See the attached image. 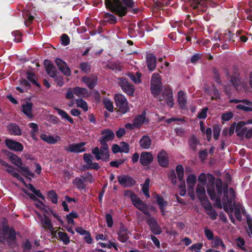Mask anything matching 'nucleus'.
Segmentation results:
<instances>
[{"label": "nucleus", "instance_id": "f257e3e1", "mask_svg": "<svg viewBox=\"0 0 252 252\" xmlns=\"http://www.w3.org/2000/svg\"><path fill=\"white\" fill-rule=\"evenodd\" d=\"M101 135L102 136L98 140L101 145L100 148L95 147L92 149V153L96 160L101 159L107 162L110 160L109 149L107 142L114 139L115 133L110 129L105 128L101 131Z\"/></svg>", "mask_w": 252, "mask_h": 252}, {"label": "nucleus", "instance_id": "f03ea898", "mask_svg": "<svg viewBox=\"0 0 252 252\" xmlns=\"http://www.w3.org/2000/svg\"><path fill=\"white\" fill-rule=\"evenodd\" d=\"M107 9L119 17L125 16L127 13V9L122 3L120 0H105Z\"/></svg>", "mask_w": 252, "mask_h": 252}, {"label": "nucleus", "instance_id": "7ed1b4c3", "mask_svg": "<svg viewBox=\"0 0 252 252\" xmlns=\"http://www.w3.org/2000/svg\"><path fill=\"white\" fill-rule=\"evenodd\" d=\"M8 156L9 160L21 170L24 176L34 177V173L30 171L29 168L26 165H23L22 160L20 157L11 152H9Z\"/></svg>", "mask_w": 252, "mask_h": 252}, {"label": "nucleus", "instance_id": "20e7f679", "mask_svg": "<svg viewBox=\"0 0 252 252\" xmlns=\"http://www.w3.org/2000/svg\"><path fill=\"white\" fill-rule=\"evenodd\" d=\"M114 99L119 112L125 114L129 111L128 103L124 95L117 94L115 95Z\"/></svg>", "mask_w": 252, "mask_h": 252}, {"label": "nucleus", "instance_id": "39448f33", "mask_svg": "<svg viewBox=\"0 0 252 252\" xmlns=\"http://www.w3.org/2000/svg\"><path fill=\"white\" fill-rule=\"evenodd\" d=\"M124 195L126 196H129L131 199L133 205L139 210H143V206L145 204L143 203V201L140 199L134 192L130 190H126L124 192Z\"/></svg>", "mask_w": 252, "mask_h": 252}, {"label": "nucleus", "instance_id": "423d86ee", "mask_svg": "<svg viewBox=\"0 0 252 252\" xmlns=\"http://www.w3.org/2000/svg\"><path fill=\"white\" fill-rule=\"evenodd\" d=\"M117 179L119 184L125 188L132 187L136 183L135 180L128 175L118 176Z\"/></svg>", "mask_w": 252, "mask_h": 252}, {"label": "nucleus", "instance_id": "0eeeda50", "mask_svg": "<svg viewBox=\"0 0 252 252\" xmlns=\"http://www.w3.org/2000/svg\"><path fill=\"white\" fill-rule=\"evenodd\" d=\"M119 85L122 90L127 94L130 96H133L134 92V86L131 83H129L127 79L126 78H121Z\"/></svg>", "mask_w": 252, "mask_h": 252}, {"label": "nucleus", "instance_id": "6e6552de", "mask_svg": "<svg viewBox=\"0 0 252 252\" xmlns=\"http://www.w3.org/2000/svg\"><path fill=\"white\" fill-rule=\"evenodd\" d=\"M163 99L166 100V102L168 106L171 108L173 107L174 103L173 102L172 91L168 86L165 87L162 96L159 98L160 101H162Z\"/></svg>", "mask_w": 252, "mask_h": 252}, {"label": "nucleus", "instance_id": "1a4fd4ad", "mask_svg": "<svg viewBox=\"0 0 252 252\" xmlns=\"http://www.w3.org/2000/svg\"><path fill=\"white\" fill-rule=\"evenodd\" d=\"M3 239H9L11 241H15L16 239V231L14 228H10L9 225L3 226L2 227Z\"/></svg>", "mask_w": 252, "mask_h": 252}, {"label": "nucleus", "instance_id": "9d476101", "mask_svg": "<svg viewBox=\"0 0 252 252\" xmlns=\"http://www.w3.org/2000/svg\"><path fill=\"white\" fill-rule=\"evenodd\" d=\"M86 144V143L85 142L72 143L69 145L68 147L65 148V150L68 152L74 153L84 152L86 151V148L84 147Z\"/></svg>", "mask_w": 252, "mask_h": 252}, {"label": "nucleus", "instance_id": "9b49d317", "mask_svg": "<svg viewBox=\"0 0 252 252\" xmlns=\"http://www.w3.org/2000/svg\"><path fill=\"white\" fill-rule=\"evenodd\" d=\"M130 233L128 229L123 223L120 224L119 230L117 232L118 239L122 243L126 242L129 239Z\"/></svg>", "mask_w": 252, "mask_h": 252}, {"label": "nucleus", "instance_id": "f8f14e48", "mask_svg": "<svg viewBox=\"0 0 252 252\" xmlns=\"http://www.w3.org/2000/svg\"><path fill=\"white\" fill-rule=\"evenodd\" d=\"M0 164L3 166L7 167L6 172L10 174L13 177L16 178L18 180L23 183H25L24 179L17 172L14 171V167L7 163L5 161L0 158Z\"/></svg>", "mask_w": 252, "mask_h": 252}, {"label": "nucleus", "instance_id": "ddd939ff", "mask_svg": "<svg viewBox=\"0 0 252 252\" xmlns=\"http://www.w3.org/2000/svg\"><path fill=\"white\" fill-rule=\"evenodd\" d=\"M5 144L9 149L12 151L21 152L24 149V146L21 143L11 139H6Z\"/></svg>", "mask_w": 252, "mask_h": 252}, {"label": "nucleus", "instance_id": "4468645a", "mask_svg": "<svg viewBox=\"0 0 252 252\" xmlns=\"http://www.w3.org/2000/svg\"><path fill=\"white\" fill-rule=\"evenodd\" d=\"M146 222L150 226L153 233L155 235H159L161 233V231L160 226L154 217L148 218L146 220Z\"/></svg>", "mask_w": 252, "mask_h": 252}, {"label": "nucleus", "instance_id": "2eb2a0df", "mask_svg": "<svg viewBox=\"0 0 252 252\" xmlns=\"http://www.w3.org/2000/svg\"><path fill=\"white\" fill-rule=\"evenodd\" d=\"M43 64L47 73L51 77L55 78L57 74V70L53 63L50 60H45Z\"/></svg>", "mask_w": 252, "mask_h": 252}, {"label": "nucleus", "instance_id": "dca6fc26", "mask_svg": "<svg viewBox=\"0 0 252 252\" xmlns=\"http://www.w3.org/2000/svg\"><path fill=\"white\" fill-rule=\"evenodd\" d=\"M55 62L63 73L66 76H70L71 70L65 62L60 58H57Z\"/></svg>", "mask_w": 252, "mask_h": 252}, {"label": "nucleus", "instance_id": "f3484780", "mask_svg": "<svg viewBox=\"0 0 252 252\" xmlns=\"http://www.w3.org/2000/svg\"><path fill=\"white\" fill-rule=\"evenodd\" d=\"M146 63L149 71H153L157 66V59L156 57L152 53L148 54L146 55Z\"/></svg>", "mask_w": 252, "mask_h": 252}, {"label": "nucleus", "instance_id": "a211bd4d", "mask_svg": "<svg viewBox=\"0 0 252 252\" xmlns=\"http://www.w3.org/2000/svg\"><path fill=\"white\" fill-rule=\"evenodd\" d=\"M207 193L210 199L212 201H215V205L219 209H221L222 206L220 198V195H217L215 190L214 189H207Z\"/></svg>", "mask_w": 252, "mask_h": 252}, {"label": "nucleus", "instance_id": "6ab92c4d", "mask_svg": "<svg viewBox=\"0 0 252 252\" xmlns=\"http://www.w3.org/2000/svg\"><path fill=\"white\" fill-rule=\"evenodd\" d=\"M159 164L163 167H167L169 165V160L167 153L164 150H161L158 155Z\"/></svg>", "mask_w": 252, "mask_h": 252}, {"label": "nucleus", "instance_id": "aec40b11", "mask_svg": "<svg viewBox=\"0 0 252 252\" xmlns=\"http://www.w3.org/2000/svg\"><path fill=\"white\" fill-rule=\"evenodd\" d=\"M153 160L152 155L147 152H143L140 156V163L143 166L149 165Z\"/></svg>", "mask_w": 252, "mask_h": 252}, {"label": "nucleus", "instance_id": "412c9836", "mask_svg": "<svg viewBox=\"0 0 252 252\" xmlns=\"http://www.w3.org/2000/svg\"><path fill=\"white\" fill-rule=\"evenodd\" d=\"M82 81L90 90H92L97 84V78L94 76H84L82 78Z\"/></svg>", "mask_w": 252, "mask_h": 252}, {"label": "nucleus", "instance_id": "4be33fe9", "mask_svg": "<svg viewBox=\"0 0 252 252\" xmlns=\"http://www.w3.org/2000/svg\"><path fill=\"white\" fill-rule=\"evenodd\" d=\"M146 113L145 111L142 112L140 115H137L133 120V125L136 128H140L144 123L146 119Z\"/></svg>", "mask_w": 252, "mask_h": 252}, {"label": "nucleus", "instance_id": "5701e85b", "mask_svg": "<svg viewBox=\"0 0 252 252\" xmlns=\"http://www.w3.org/2000/svg\"><path fill=\"white\" fill-rule=\"evenodd\" d=\"M32 107L33 104L31 102H26L22 105L23 113L30 119H32L33 117L32 113Z\"/></svg>", "mask_w": 252, "mask_h": 252}, {"label": "nucleus", "instance_id": "b1692460", "mask_svg": "<svg viewBox=\"0 0 252 252\" xmlns=\"http://www.w3.org/2000/svg\"><path fill=\"white\" fill-rule=\"evenodd\" d=\"M7 130L10 134L15 136L21 135V130L19 126L15 123H10L7 126Z\"/></svg>", "mask_w": 252, "mask_h": 252}, {"label": "nucleus", "instance_id": "393cba45", "mask_svg": "<svg viewBox=\"0 0 252 252\" xmlns=\"http://www.w3.org/2000/svg\"><path fill=\"white\" fill-rule=\"evenodd\" d=\"M204 185L198 184L196 189V192L197 197L200 202L206 198V191L204 187Z\"/></svg>", "mask_w": 252, "mask_h": 252}, {"label": "nucleus", "instance_id": "a878e982", "mask_svg": "<svg viewBox=\"0 0 252 252\" xmlns=\"http://www.w3.org/2000/svg\"><path fill=\"white\" fill-rule=\"evenodd\" d=\"M42 227L45 230H52L53 229V225L51 220L46 215H43V218L41 220Z\"/></svg>", "mask_w": 252, "mask_h": 252}, {"label": "nucleus", "instance_id": "bb28decb", "mask_svg": "<svg viewBox=\"0 0 252 252\" xmlns=\"http://www.w3.org/2000/svg\"><path fill=\"white\" fill-rule=\"evenodd\" d=\"M178 102L179 106L182 109H185L186 108L187 101L186 94L183 91L181 90L178 92Z\"/></svg>", "mask_w": 252, "mask_h": 252}, {"label": "nucleus", "instance_id": "cd10ccee", "mask_svg": "<svg viewBox=\"0 0 252 252\" xmlns=\"http://www.w3.org/2000/svg\"><path fill=\"white\" fill-rule=\"evenodd\" d=\"M152 141L150 137L147 135H143L139 140V144L142 149H148L151 145Z\"/></svg>", "mask_w": 252, "mask_h": 252}, {"label": "nucleus", "instance_id": "c85d7f7f", "mask_svg": "<svg viewBox=\"0 0 252 252\" xmlns=\"http://www.w3.org/2000/svg\"><path fill=\"white\" fill-rule=\"evenodd\" d=\"M188 144L189 148L194 152L197 149V145L199 144V140L194 135H192L188 140Z\"/></svg>", "mask_w": 252, "mask_h": 252}, {"label": "nucleus", "instance_id": "c756f323", "mask_svg": "<svg viewBox=\"0 0 252 252\" xmlns=\"http://www.w3.org/2000/svg\"><path fill=\"white\" fill-rule=\"evenodd\" d=\"M74 94L78 97H88L89 94L87 89L79 87L74 88Z\"/></svg>", "mask_w": 252, "mask_h": 252}, {"label": "nucleus", "instance_id": "7c9ffc66", "mask_svg": "<svg viewBox=\"0 0 252 252\" xmlns=\"http://www.w3.org/2000/svg\"><path fill=\"white\" fill-rule=\"evenodd\" d=\"M54 110L58 112L62 119L67 120L71 124H74L73 119L69 116L66 112L58 107H55Z\"/></svg>", "mask_w": 252, "mask_h": 252}, {"label": "nucleus", "instance_id": "2f4dec72", "mask_svg": "<svg viewBox=\"0 0 252 252\" xmlns=\"http://www.w3.org/2000/svg\"><path fill=\"white\" fill-rule=\"evenodd\" d=\"M143 203L145 204V206H143V210H140L145 215L147 216L148 218L152 217L150 214V211L153 212L154 214L156 213L157 210L154 206L150 205L148 206L146 203L143 201Z\"/></svg>", "mask_w": 252, "mask_h": 252}, {"label": "nucleus", "instance_id": "473e14b6", "mask_svg": "<svg viewBox=\"0 0 252 252\" xmlns=\"http://www.w3.org/2000/svg\"><path fill=\"white\" fill-rule=\"evenodd\" d=\"M162 89V84H151V91L154 97L158 96Z\"/></svg>", "mask_w": 252, "mask_h": 252}, {"label": "nucleus", "instance_id": "72a5a7b5", "mask_svg": "<svg viewBox=\"0 0 252 252\" xmlns=\"http://www.w3.org/2000/svg\"><path fill=\"white\" fill-rule=\"evenodd\" d=\"M85 182L82 177H76L72 181V183L79 189H84L86 188Z\"/></svg>", "mask_w": 252, "mask_h": 252}, {"label": "nucleus", "instance_id": "f704fd0d", "mask_svg": "<svg viewBox=\"0 0 252 252\" xmlns=\"http://www.w3.org/2000/svg\"><path fill=\"white\" fill-rule=\"evenodd\" d=\"M23 17L25 19V25L27 27L29 26L34 19V16L32 15L28 11L23 12Z\"/></svg>", "mask_w": 252, "mask_h": 252}, {"label": "nucleus", "instance_id": "c9c22d12", "mask_svg": "<svg viewBox=\"0 0 252 252\" xmlns=\"http://www.w3.org/2000/svg\"><path fill=\"white\" fill-rule=\"evenodd\" d=\"M212 244L214 248L218 249L220 246L222 250L225 249V245L224 244L222 240L218 236H216L212 241Z\"/></svg>", "mask_w": 252, "mask_h": 252}, {"label": "nucleus", "instance_id": "e433bc0d", "mask_svg": "<svg viewBox=\"0 0 252 252\" xmlns=\"http://www.w3.org/2000/svg\"><path fill=\"white\" fill-rule=\"evenodd\" d=\"M40 137L41 140L50 144H55L57 142V140L51 135L48 136L45 134H41Z\"/></svg>", "mask_w": 252, "mask_h": 252}, {"label": "nucleus", "instance_id": "4c0bfd02", "mask_svg": "<svg viewBox=\"0 0 252 252\" xmlns=\"http://www.w3.org/2000/svg\"><path fill=\"white\" fill-rule=\"evenodd\" d=\"M197 179L194 174H190L187 178V183L189 188L192 189L196 183Z\"/></svg>", "mask_w": 252, "mask_h": 252}, {"label": "nucleus", "instance_id": "58836bf2", "mask_svg": "<svg viewBox=\"0 0 252 252\" xmlns=\"http://www.w3.org/2000/svg\"><path fill=\"white\" fill-rule=\"evenodd\" d=\"M57 234L59 239L62 241L64 245H68L70 243V238L66 233L59 231Z\"/></svg>", "mask_w": 252, "mask_h": 252}, {"label": "nucleus", "instance_id": "ea45409f", "mask_svg": "<svg viewBox=\"0 0 252 252\" xmlns=\"http://www.w3.org/2000/svg\"><path fill=\"white\" fill-rule=\"evenodd\" d=\"M47 196L50 201L54 204L58 203V195L54 190H50L47 192Z\"/></svg>", "mask_w": 252, "mask_h": 252}, {"label": "nucleus", "instance_id": "a19ab883", "mask_svg": "<svg viewBox=\"0 0 252 252\" xmlns=\"http://www.w3.org/2000/svg\"><path fill=\"white\" fill-rule=\"evenodd\" d=\"M103 18L107 19L106 21L110 24H115L117 22V18L113 14L109 13H105L104 14Z\"/></svg>", "mask_w": 252, "mask_h": 252}, {"label": "nucleus", "instance_id": "79ce46f5", "mask_svg": "<svg viewBox=\"0 0 252 252\" xmlns=\"http://www.w3.org/2000/svg\"><path fill=\"white\" fill-rule=\"evenodd\" d=\"M79 217L77 213L73 211L71 212L69 214L66 215V219L68 224H71L74 225L75 221L73 219H77Z\"/></svg>", "mask_w": 252, "mask_h": 252}, {"label": "nucleus", "instance_id": "37998d69", "mask_svg": "<svg viewBox=\"0 0 252 252\" xmlns=\"http://www.w3.org/2000/svg\"><path fill=\"white\" fill-rule=\"evenodd\" d=\"M176 171L179 181H182L184 176V170L183 166L181 164L177 165L176 167Z\"/></svg>", "mask_w": 252, "mask_h": 252}, {"label": "nucleus", "instance_id": "c03bdc74", "mask_svg": "<svg viewBox=\"0 0 252 252\" xmlns=\"http://www.w3.org/2000/svg\"><path fill=\"white\" fill-rule=\"evenodd\" d=\"M215 186L218 195H221L222 194V181L220 178L216 179Z\"/></svg>", "mask_w": 252, "mask_h": 252}, {"label": "nucleus", "instance_id": "a18cd8bd", "mask_svg": "<svg viewBox=\"0 0 252 252\" xmlns=\"http://www.w3.org/2000/svg\"><path fill=\"white\" fill-rule=\"evenodd\" d=\"M224 198L225 200H226L229 204H232V202L235 199V192L233 188H230L229 189L228 194V198Z\"/></svg>", "mask_w": 252, "mask_h": 252}, {"label": "nucleus", "instance_id": "49530a36", "mask_svg": "<svg viewBox=\"0 0 252 252\" xmlns=\"http://www.w3.org/2000/svg\"><path fill=\"white\" fill-rule=\"evenodd\" d=\"M27 78L28 80V81H30L33 85L38 87H40V85L39 83L37 82V79H35L34 77V74L32 72H27Z\"/></svg>", "mask_w": 252, "mask_h": 252}, {"label": "nucleus", "instance_id": "de8ad7c7", "mask_svg": "<svg viewBox=\"0 0 252 252\" xmlns=\"http://www.w3.org/2000/svg\"><path fill=\"white\" fill-rule=\"evenodd\" d=\"M223 210L224 211L228 213V214H230V213H232L233 211V210H234V208H233V206L235 207V203L234 202L233 203V204L232 205V204H229L227 201L226 200L225 201L224 203H223Z\"/></svg>", "mask_w": 252, "mask_h": 252}, {"label": "nucleus", "instance_id": "09e8293b", "mask_svg": "<svg viewBox=\"0 0 252 252\" xmlns=\"http://www.w3.org/2000/svg\"><path fill=\"white\" fill-rule=\"evenodd\" d=\"M77 106L81 108L84 111H88L87 103L82 98H78L76 100Z\"/></svg>", "mask_w": 252, "mask_h": 252}, {"label": "nucleus", "instance_id": "8fccbe9b", "mask_svg": "<svg viewBox=\"0 0 252 252\" xmlns=\"http://www.w3.org/2000/svg\"><path fill=\"white\" fill-rule=\"evenodd\" d=\"M80 68L86 73H89L91 70L90 64L88 62H83L80 64Z\"/></svg>", "mask_w": 252, "mask_h": 252}, {"label": "nucleus", "instance_id": "3c124183", "mask_svg": "<svg viewBox=\"0 0 252 252\" xmlns=\"http://www.w3.org/2000/svg\"><path fill=\"white\" fill-rule=\"evenodd\" d=\"M207 179L208 180V182L209 184V186L207 187V190L208 189H215L214 185L215 184V177L211 173H208L207 174Z\"/></svg>", "mask_w": 252, "mask_h": 252}, {"label": "nucleus", "instance_id": "603ef678", "mask_svg": "<svg viewBox=\"0 0 252 252\" xmlns=\"http://www.w3.org/2000/svg\"><path fill=\"white\" fill-rule=\"evenodd\" d=\"M100 166L99 164L97 162H94L93 165L87 164V165H84L82 166V170L83 171L89 169H94L95 170H98Z\"/></svg>", "mask_w": 252, "mask_h": 252}, {"label": "nucleus", "instance_id": "864d4df0", "mask_svg": "<svg viewBox=\"0 0 252 252\" xmlns=\"http://www.w3.org/2000/svg\"><path fill=\"white\" fill-rule=\"evenodd\" d=\"M151 84H162L161 77L158 73H154L153 74Z\"/></svg>", "mask_w": 252, "mask_h": 252}, {"label": "nucleus", "instance_id": "5fc2aeb1", "mask_svg": "<svg viewBox=\"0 0 252 252\" xmlns=\"http://www.w3.org/2000/svg\"><path fill=\"white\" fill-rule=\"evenodd\" d=\"M105 108L110 112L113 111L114 106L113 103L108 99L105 98L103 101Z\"/></svg>", "mask_w": 252, "mask_h": 252}, {"label": "nucleus", "instance_id": "6e6d98bb", "mask_svg": "<svg viewBox=\"0 0 252 252\" xmlns=\"http://www.w3.org/2000/svg\"><path fill=\"white\" fill-rule=\"evenodd\" d=\"M156 198L157 203L159 207L167 206V201H165L160 195L157 194L156 195Z\"/></svg>", "mask_w": 252, "mask_h": 252}, {"label": "nucleus", "instance_id": "4d7b16f0", "mask_svg": "<svg viewBox=\"0 0 252 252\" xmlns=\"http://www.w3.org/2000/svg\"><path fill=\"white\" fill-rule=\"evenodd\" d=\"M212 71L215 82L218 84H221V81L220 80V73L217 68L216 67H214Z\"/></svg>", "mask_w": 252, "mask_h": 252}, {"label": "nucleus", "instance_id": "13d9d810", "mask_svg": "<svg viewBox=\"0 0 252 252\" xmlns=\"http://www.w3.org/2000/svg\"><path fill=\"white\" fill-rule=\"evenodd\" d=\"M206 212L212 220H216L218 214L213 207H212V208L206 210Z\"/></svg>", "mask_w": 252, "mask_h": 252}, {"label": "nucleus", "instance_id": "bf43d9fd", "mask_svg": "<svg viewBox=\"0 0 252 252\" xmlns=\"http://www.w3.org/2000/svg\"><path fill=\"white\" fill-rule=\"evenodd\" d=\"M98 245H100L102 248H107L108 249H111L112 247H113L115 250H118L117 246L115 244V243L110 241H109L108 244L99 242Z\"/></svg>", "mask_w": 252, "mask_h": 252}, {"label": "nucleus", "instance_id": "052dcab7", "mask_svg": "<svg viewBox=\"0 0 252 252\" xmlns=\"http://www.w3.org/2000/svg\"><path fill=\"white\" fill-rule=\"evenodd\" d=\"M168 179L171 181L173 185L177 183V177L174 170H171L167 174Z\"/></svg>", "mask_w": 252, "mask_h": 252}, {"label": "nucleus", "instance_id": "680f3d73", "mask_svg": "<svg viewBox=\"0 0 252 252\" xmlns=\"http://www.w3.org/2000/svg\"><path fill=\"white\" fill-rule=\"evenodd\" d=\"M83 159L87 164L93 165L94 163L93 162L94 157L90 154H84Z\"/></svg>", "mask_w": 252, "mask_h": 252}, {"label": "nucleus", "instance_id": "e2e57ef3", "mask_svg": "<svg viewBox=\"0 0 252 252\" xmlns=\"http://www.w3.org/2000/svg\"><path fill=\"white\" fill-rule=\"evenodd\" d=\"M204 233L206 238L209 240H213L214 238L213 232L209 228L205 227L204 228Z\"/></svg>", "mask_w": 252, "mask_h": 252}, {"label": "nucleus", "instance_id": "0e129e2a", "mask_svg": "<svg viewBox=\"0 0 252 252\" xmlns=\"http://www.w3.org/2000/svg\"><path fill=\"white\" fill-rule=\"evenodd\" d=\"M62 44L63 46H67L70 43V38L67 34L63 33L61 37Z\"/></svg>", "mask_w": 252, "mask_h": 252}, {"label": "nucleus", "instance_id": "69168bd1", "mask_svg": "<svg viewBox=\"0 0 252 252\" xmlns=\"http://www.w3.org/2000/svg\"><path fill=\"white\" fill-rule=\"evenodd\" d=\"M208 156V151L206 149L200 151L198 153V157L202 162L204 161L206 159Z\"/></svg>", "mask_w": 252, "mask_h": 252}, {"label": "nucleus", "instance_id": "338daca9", "mask_svg": "<svg viewBox=\"0 0 252 252\" xmlns=\"http://www.w3.org/2000/svg\"><path fill=\"white\" fill-rule=\"evenodd\" d=\"M12 35L14 36V41L16 42L22 41V34L19 31H15L12 32Z\"/></svg>", "mask_w": 252, "mask_h": 252}, {"label": "nucleus", "instance_id": "774afa93", "mask_svg": "<svg viewBox=\"0 0 252 252\" xmlns=\"http://www.w3.org/2000/svg\"><path fill=\"white\" fill-rule=\"evenodd\" d=\"M246 221L250 231L249 235L252 237V219L249 215L246 217Z\"/></svg>", "mask_w": 252, "mask_h": 252}]
</instances>
